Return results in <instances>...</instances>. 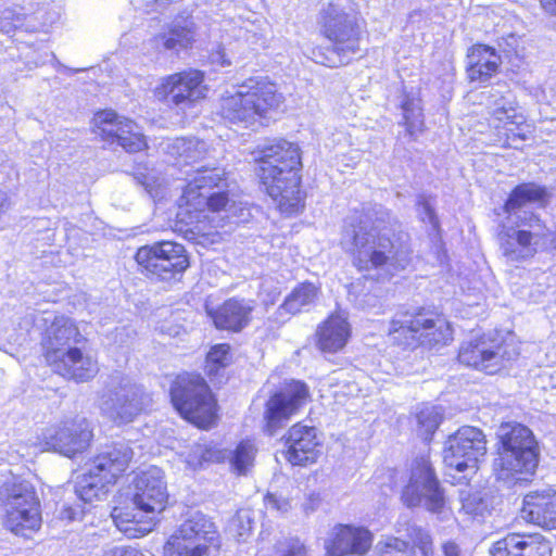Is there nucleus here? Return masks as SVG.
Returning <instances> with one entry per match:
<instances>
[{
	"mask_svg": "<svg viewBox=\"0 0 556 556\" xmlns=\"http://www.w3.org/2000/svg\"><path fill=\"white\" fill-rule=\"evenodd\" d=\"M255 154L257 176L268 195L282 213H298L303 201L300 147L287 140H277L258 147Z\"/></svg>",
	"mask_w": 556,
	"mask_h": 556,
	"instance_id": "f257e3e1",
	"label": "nucleus"
},
{
	"mask_svg": "<svg viewBox=\"0 0 556 556\" xmlns=\"http://www.w3.org/2000/svg\"><path fill=\"white\" fill-rule=\"evenodd\" d=\"M223 177V169L201 165L195 168L192 178H188L180 198L178 216L190 225L192 235L208 237L212 229L224 226L225 217L218 214L228 210V195L225 192L208 193Z\"/></svg>",
	"mask_w": 556,
	"mask_h": 556,
	"instance_id": "f03ea898",
	"label": "nucleus"
},
{
	"mask_svg": "<svg viewBox=\"0 0 556 556\" xmlns=\"http://www.w3.org/2000/svg\"><path fill=\"white\" fill-rule=\"evenodd\" d=\"M546 202V190L535 184H522L510 193L505 211L509 215H516L518 225L528 229H511L502 238L501 249L507 262L528 260L549 241V233L541 220L534 214L528 216L522 211L533 204L544 206Z\"/></svg>",
	"mask_w": 556,
	"mask_h": 556,
	"instance_id": "7ed1b4c3",
	"label": "nucleus"
},
{
	"mask_svg": "<svg viewBox=\"0 0 556 556\" xmlns=\"http://www.w3.org/2000/svg\"><path fill=\"white\" fill-rule=\"evenodd\" d=\"M168 492L164 472L152 466L140 472L134 482V507H114L111 516L116 528L129 538H139L149 533L154 518L167 504Z\"/></svg>",
	"mask_w": 556,
	"mask_h": 556,
	"instance_id": "20e7f679",
	"label": "nucleus"
},
{
	"mask_svg": "<svg viewBox=\"0 0 556 556\" xmlns=\"http://www.w3.org/2000/svg\"><path fill=\"white\" fill-rule=\"evenodd\" d=\"M343 244L359 270L376 269L382 278L404 269L409 262L410 252L406 245H396L386 235L377 232L376 228L368 229L364 222L345 230Z\"/></svg>",
	"mask_w": 556,
	"mask_h": 556,
	"instance_id": "39448f33",
	"label": "nucleus"
},
{
	"mask_svg": "<svg viewBox=\"0 0 556 556\" xmlns=\"http://www.w3.org/2000/svg\"><path fill=\"white\" fill-rule=\"evenodd\" d=\"M282 101V94L267 78H249L220 98L219 111L228 122L250 127L276 111Z\"/></svg>",
	"mask_w": 556,
	"mask_h": 556,
	"instance_id": "423d86ee",
	"label": "nucleus"
},
{
	"mask_svg": "<svg viewBox=\"0 0 556 556\" xmlns=\"http://www.w3.org/2000/svg\"><path fill=\"white\" fill-rule=\"evenodd\" d=\"M317 23L320 34L331 43V48H313L309 53L313 60L329 67L349 63L359 51L362 36L355 16L330 3L320 11Z\"/></svg>",
	"mask_w": 556,
	"mask_h": 556,
	"instance_id": "0eeeda50",
	"label": "nucleus"
},
{
	"mask_svg": "<svg viewBox=\"0 0 556 556\" xmlns=\"http://www.w3.org/2000/svg\"><path fill=\"white\" fill-rule=\"evenodd\" d=\"M501 447L494 460L500 479L516 473L532 475L538 467V443L532 431L517 422L502 424L497 432Z\"/></svg>",
	"mask_w": 556,
	"mask_h": 556,
	"instance_id": "6e6552de",
	"label": "nucleus"
},
{
	"mask_svg": "<svg viewBox=\"0 0 556 556\" xmlns=\"http://www.w3.org/2000/svg\"><path fill=\"white\" fill-rule=\"evenodd\" d=\"M222 540L215 522L207 515L190 511L167 539L164 556H219Z\"/></svg>",
	"mask_w": 556,
	"mask_h": 556,
	"instance_id": "1a4fd4ad",
	"label": "nucleus"
},
{
	"mask_svg": "<svg viewBox=\"0 0 556 556\" xmlns=\"http://www.w3.org/2000/svg\"><path fill=\"white\" fill-rule=\"evenodd\" d=\"M132 450L126 444H116L97 455L87 464L86 471L77 478L76 494L85 503L102 500L109 485L127 469Z\"/></svg>",
	"mask_w": 556,
	"mask_h": 556,
	"instance_id": "9d476101",
	"label": "nucleus"
},
{
	"mask_svg": "<svg viewBox=\"0 0 556 556\" xmlns=\"http://www.w3.org/2000/svg\"><path fill=\"white\" fill-rule=\"evenodd\" d=\"M172 403L187 420L208 428L216 417V404L204 379L199 375H179L170 389Z\"/></svg>",
	"mask_w": 556,
	"mask_h": 556,
	"instance_id": "9b49d317",
	"label": "nucleus"
},
{
	"mask_svg": "<svg viewBox=\"0 0 556 556\" xmlns=\"http://www.w3.org/2000/svg\"><path fill=\"white\" fill-rule=\"evenodd\" d=\"M151 403L149 394L128 377L113 376L100 400L103 415L115 424L131 422Z\"/></svg>",
	"mask_w": 556,
	"mask_h": 556,
	"instance_id": "f8f14e48",
	"label": "nucleus"
},
{
	"mask_svg": "<svg viewBox=\"0 0 556 556\" xmlns=\"http://www.w3.org/2000/svg\"><path fill=\"white\" fill-rule=\"evenodd\" d=\"M4 510L3 525L15 535L27 538L41 527L40 501L34 485L27 481L12 485Z\"/></svg>",
	"mask_w": 556,
	"mask_h": 556,
	"instance_id": "ddd939ff",
	"label": "nucleus"
},
{
	"mask_svg": "<svg viewBox=\"0 0 556 556\" xmlns=\"http://www.w3.org/2000/svg\"><path fill=\"white\" fill-rule=\"evenodd\" d=\"M518 355L519 352L513 343L483 336L465 342L459 350L458 359L467 366L496 374L507 368Z\"/></svg>",
	"mask_w": 556,
	"mask_h": 556,
	"instance_id": "4468645a",
	"label": "nucleus"
},
{
	"mask_svg": "<svg viewBox=\"0 0 556 556\" xmlns=\"http://www.w3.org/2000/svg\"><path fill=\"white\" fill-rule=\"evenodd\" d=\"M402 500L408 507L425 506L433 513L440 511L444 506L443 490L428 456L422 455L415 459L409 482L402 493Z\"/></svg>",
	"mask_w": 556,
	"mask_h": 556,
	"instance_id": "2eb2a0df",
	"label": "nucleus"
},
{
	"mask_svg": "<svg viewBox=\"0 0 556 556\" xmlns=\"http://www.w3.org/2000/svg\"><path fill=\"white\" fill-rule=\"evenodd\" d=\"M485 454L484 433L479 428L464 426L446 439L443 462L446 467L464 472L467 469H477L478 463Z\"/></svg>",
	"mask_w": 556,
	"mask_h": 556,
	"instance_id": "dca6fc26",
	"label": "nucleus"
},
{
	"mask_svg": "<svg viewBox=\"0 0 556 556\" xmlns=\"http://www.w3.org/2000/svg\"><path fill=\"white\" fill-rule=\"evenodd\" d=\"M389 332H410L413 339L429 348L446 345L453 339L450 323L443 316L431 312L402 314L400 318L391 321Z\"/></svg>",
	"mask_w": 556,
	"mask_h": 556,
	"instance_id": "f3484780",
	"label": "nucleus"
},
{
	"mask_svg": "<svg viewBox=\"0 0 556 556\" xmlns=\"http://www.w3.org/2000/svg\"><path fill=\"white\" fill-rule=\"evenodd\" d=\"M138 265L148 274L167 280L189 266L182 244L160 241L138 249L135 256Z\"/></svg>",
	"mask_w": 556,
	"mask_h": 556,
	"instance_id": "a211bd4d",
	"label": "nucleus"
},
{
	"mask_svg": "<svg viewBox=\"0 0 556 556\" xmlns=\"http://www.w3.org/2000/svg\"><path fill=\"white\" fill-rule=\"evenodd\" d=\"M93 132L110 146H118L135 153L147 147L138 125L112 110L100 111L92 118Z\"/></svg>",
	"mask_w": 556,
	"mask_h": 556,
	"instance_id": "6ab92c4d",
	"label": "nucleus"
},
{
	"mask_svg": "<svg viewBox=\"0 0 556 556\" xmlns=\"http://www.w3.org/2000/svg\"><path fill=\"white\" fill-rule=\"evenodd\" d=\"M157 98L179 108H190L206 97L204 74L188 70L162 78L154 90Z\"/></svg>",
	"mask_w": 556,
	"mask_h": 556,
	"instance_id": "aec40b11",
	"label": "nucleus"
},
{
	"mask_svg": "<svg viewBox=\"0 0 556 556\" xmlns=\"http://www.w3.org/2000/svg\"><path fill=\"white\" fill-rule=\"evenodd\" d=\"M307 386L298 380L287 382L266 404V431L274 435L276 431L307 401Z\"/></svg>",
	"mask_w": 556,
	"mask_h": 556,
	"instance_id": "412c9836",
	"label": "nucleus"
},
{
	"mask_svg": "<svg viewBox=\"0 0 556 556\" xmlns=\"http://www.w3.org/2000/svg\"><path fill=\"white\" fill-rule=\"evenodd\" d=\"M91 438L92 432L86 419L66 421L42 433V441L49 450L67 457L86 450Z\"/></svg>",
	"mask_w": 556,
	"mask_h": 556,
	"instance_id": "4be33fe9",
	"label": "nucleus"
},
{
	"mask_svg": "<svg viewBox=\"0 0 556 556\" xmlns=\"http://www.w3.org/2000/svg\"><path fill=\"white\" fill-rule=\"evenodd\" d=\"M372 545V534L362 527L339 525L325 542L328 556L364 555Z\"/></svg>",
	"mask_w": 556,
	"mask_h": 556,
	"instance_id": "5701e85b",
	"label": "nucleus"
},
{
	"mask_svg": "<svg viewBox=\"0 0 556 556\" xmlns=\"http://www.w3.org/2000/svg\"><path fill=\"white\" fill-rule=\"evenodd\" d=\"M75 323L65 316H56L47 328L41 344L48 364L63 355L71 344H78L83 340Z\"/></svg>",
	"mask_w": 556,
	"mask_h": 556,
	"instance_id": "b1692460",
	"label": "nucleus"
},
{
	"mask_svg": "<svg viewBox=\"0 0 556 556\" xmlns=\"http://www.w3.org/2000/svg\"><path fill=\"white\" fill-rule=\"evenodd\" d=\"M49 365L56 374L77 382L88 381L99 371L96 357L78 346L68 348L63 355Z\"/></svg>",
	"mask_w": 556,
	"mask_h": 556,
	"instance_id": "393cba45",
	"label": "nucleus"
},
{
	"mask_svg": "<svg viewBox=\"0 0 556 556\" xmlns=\"http://www.w3.org/2000/svg\"><path fill=\"white\" fill-rule=\"evenodd\" d=\"M286 457L294 466L313 464L318 455V440L314 427L294 425L288 432Z\"/></svg>",
	"mask_w": 556,
	"mask_h": 556,
	"instance_id": "a878e982",
	"label": "nucleus"
},
{
	"mask_svg": "<svg viewBox=\"0 0 556 556\" xmlns=\"http://www.w3.org/2000/svg\"><path fill=\"white\" fill-rule=\"evenodd\" d=\"M520 517L542 528H556V492H531L523 498Z\"/></svg>",
	"mask_w": 556,
	"mask_h": 556,
	"instance_id": "bb28decb",
	"label": "nucleus"
},
{
	"mask_svg": "<svg viewBox=\"0 0 556 556\" xmlns=\"http://www.w3.org/2000/svg\"><path fill=\"white\" fill-rule=\"evenodd\" d=\"M351 337V325L343 312L331 314L317 329V346L325 353L342 350Z\"/></svg>",
	"mask_w": 556,
	"mask_h": 556,
	"instance_id": "cd10ccee",
	"label": "nucleus"
},
{
	"mask_svg": "<svg viewBox=\"0 0 556 556\" xmlns=\"http://www.w3.org/2000/svg\"><path fill=\"white\" fill-rule=\"evenodd\" d=\"M501 63V56L494 48L475 45L467 54V77L470 81L485 83L497 73Z\"/></svg>",
	"mask_w": 556,
	"mask_h": 556,
	"instance_id": "c85d7f7f",
	"label": "nucleus"
},
{
	"mask_svg": "<svg viewBox=\"0 0 556 556\" xmlns=\"http://www.w3.org/2000/svg\"><path fill=\"white\" fill-rule=\"evenodd\" d=\"M254 302L244 299H229L212 315L215 326L219 329L241 331L251 320Z\"/></svg>",
	"mask_w": 556,
	"mask_h": 556,
	"instance_id": "c756f323",
	"label": "nucleus"
},
{
	"mask_svg": "<svg viewBox=\"0 0 556 556\" xmlns=\"http://www.w3.org/2000/svg\"><path fill=\"white\" fill-rule=\"evenodd\" d=\"M489 117V124L495 129H500L502 123L505 125H522L525 117L518 114L514 103L500 91H489L484 102Z\"/></svg>",
	"mask_w": 556,
	"mask_h": 556,
	"instance_id": "7c9ffc66",
	"label": "nucleus"
},
{
	"mask_svg": "<svg viewBox=\"0 0 556 556\" xmlns=\"http://www.w3.org/2000/svg\"><path fill=\"white\" fill-rule=\"evenodd\" d=\"M166 153L177 161L178 165L195 164L208 154L207 144L199 139L176 138L166 144Z\"/></svg>",
	"mask_w": 556,
	"mask_h": 556,
	"instance_id": "2f4dec72",
	"label": "nucleus"
},
{
	"mask_svg": "<svg viewBox=\"0 0 556 556\" xmlns=\"http://www.w3.org/2000/svg\"><path fill=\"white\" fill-rule=\"evenodd\" d=\"M56 13L49 14L47 17L43 16L41 11L35 13L34 16H29L25 29L29 31L43 30L51 26L56 21ZM24 20L22 14L15 13L12 9H4L0 11V30L3 33H11L15 28L24 26Z\"/></svg>",
	"mask_w": 556,
	"mask_h": 556,
	"instance_id": "473e14b6",
	"label": "nucleus"
},
{
	"mask_svg": "<svg viewBox=\"0 0 556 556\" xmlns=\"http://www.w3.org/2000/svg\"><path fill=\"white\" fill-rule=\"evenodd\" d=\"M229 23L231 26L229 30L237 40L256 45L264 38L266 22L255 13L248 12L247 15H236Z\"/></svg>",
	"mask_w": 556,
	"mask_h": 556,
	"instance_id": "72a5a7b5",
	"label": "nucleus"
},
{
	"mask_svg": "<svg viewBox=\"0 0 556 556\" xmlns=\"http://www.w3.org/2000/svg\"><path fill=\"white\" fill-rule=\"evenodd\" d=\"M318 294V288L309 282L299 285L286 298L285 302L279 307V314H298L305 307L314 303Z\"/></svg>",
	"mask_w": 556,
	"mask_h": 556,
	"instance_id": "f704fd0d",
	"label": "nucleus"
},
{
	"mask_svg": "<svg viewBox=\"0 0 556 556\" xmlns=\"http://www.w3.org/2000/svg\"><path fill=\"white\" fill-rule=\"evenodd\" d=\"M257 448L253 441H241L229 458L231 469L238 475H247L254 466Z\"/></svg>",
	"mask_w": 556,
	"mask_h": 556,
	"instance_id": "c9c22d12",
	"label": "nucleus"
},
{
	"mask_svg": "<svg viewBox=\"0 0 556 556\" xmlns=\"http://www.w3.org/2000/svg\"><path fill=\"white\" fill-rule=\"evenodd\" d=\"M406 131L414 136L424 129V114L420 99L406 96L401 104Z\"/></svg>",
	"mask_w": 556,
	"mask_h": 556,
	"instance_id": "e433bc0d",
	"label": "nucleus"
},
{
	"mask_svg": "<svg viewBox=\"0 0 556 556\" xmlns=\"http://www.w3.org/2000/svg\"><path fill=\"white\" fill-rule=\"evenodd\" d=\"M442 420V410L437 406H425L417 414L418 433L426 441L431 440Z\"/></svg>",
	"mask_w": 556,
	"mask_h": 556,
	"instance_id": "4c0bfd02",
	"label": "nucleus"
},
{
	"mask_svg": "<svg viewBox=\"0 0 556 556\" xmlns=\"http://www.w3.org/2000/svg\"><path fill=\"white\" fill-rule=\"evenodd\" d=\"M229 350L228 344H216L210 350L205 362V372L210 377H217L229 364Z\"/></svg>",
	"mask_w": 556,
	"mask_h": 556,
	"instance_id": "58836bf2",
	"label": "nucleus"
},
{
	"mask_svg": "<svg viewBox=\"0 0 556 556\" xmlns=\"http://www.w3.org/2000/svg\"><path fill=\"white\" fill-rule=\"evenodd\" d=\"M522 539L523 535L510 533L495 542L490 553L492 556H522Z\"/></svg>",
	"mask_w": 556,
	"mask_h": 556,
	"instance_id": "ea45409f",
	"label": "nucleus"
},
{
	"mask_svg": "<svg viewBox=\"0 0 556 556\" xmlns=\"http://www.w3.org/2000/svg\"><path fill=\"white\" fill-rule=\"evenodd\" d=\"M377 556H414L408 543L394 536H387L376 545Z\"/></svg>",
	"mask_w": 556,
	"mask_h": 556,
	"instance_id": "a19ab883",
	"label": "nucleus"
},
{
	"mask_svg": "<svg viewBox=\"0 0 556 556\" xmlns=\"http://www.w3.org/2000/svg\"><path fill=\"white\" fill-rule=\"evenodd\" d=\"M552 545L540 534L523 535L522 556H551Z\"/></svg>",
	"mask_w": 556,
	"mask_h": 556,
	"instance_id": "79ce46f5",
	"label": "nucleus"
},
{
	"mask_svg": "<svg viewBox=\"0 0 556 556\" xmlns=\"http://www.w3.org/2000/svg\"><path fill=\"white\" fill-rule=\"evenodd\" d=\"M135 179L144 188L151 198L159 199L164 197V179L156 176L153 170L138 173L135 175Z\"/></svg>",
	"mask_w": 556,
	"mask_h": 556,
	"instance_id": "37998d69",
	"label": "nucleus"
},
{
	"mask_svg": "<svg viewBox=\"0 0 556 556\" xmlns=\"http://www.w3.org/2000/svg\"><path fill=\"white\" fill-rule=\"evenodd\" d=\"M522 125H505V121L502 123L501 128L496 129L498 132L500 140L504 139L503 146L518 149L519 142L527 139V134L523 130Z\"/></svg>",
	"mask_w": 556,
	"mask_h": 556,
	"instance_id": "c03bdc74",
	"label": "nucleus"
},
{
	"mask_svg": "<svg viewBox=\"0 0 556 556\" xmlns=\"http://www.w3.org/2000/svg\"><path fill=\"white\" fill-rule=\"evenodd\" d=\"M192 40V34L186 27L173 28L161 38L162 45L167 50H179L188 47Z\"/></svg>",
	"mask_w": 556,
	"mask_h": 556,
	"instance_id": "a18cd8bd",
	"label": "nucleus"
},
{
	"mask_svg": "<svg viewBox=\"0 0 556 556\" xmlns=\"http://www.w3.org/2000/svg\"><path fill=\"white\" fill-rule=\"evenodd\" d=\"M408 536L416 547L420 549L424 556H430L433 553L432 539L430 534L417 526L408 528Z\"/></svg>",
	"mask_w": 556,
	"mask_h": 556,
	"instance_id": "49530a36",
	"label": "nucleus"
},
{
	"mask_svg": "<svg viewBox=\"0 0 556 556\" xmlns=\"http://www.w3.org/2000/svg\"><path fill=\"white\" fill-rule=\"evenodd\" d=\"M212 457L213 453L205 445L197 443L191 446L187 454L186 463L190 468L195 469L202 466L203 463L211 462Z\"/></svg>",
	"mask_w": 556,
	"mask_h": 556,
	"instance_id": "de8ad7c7",
	"label": "nucleus"
},
{
	"mask_svg": "<svg viewBox=\"0 0 556 556\" xmlns=\"http://www.w3.org/2000/svg\"><path fill=\"white\" fill-rule=\"evenodd\" d=\"M265 503L267 508L276 510L282 515L290 511L293 507V498L276 495L273 493H268L265 496Z\"/></svg>",
	"mask_w": 556,
	"mask_h": 556,
	"instance_id": "09e8293b",
	"label": "nucleus"
},
{
	"mask_svg": "<svg viewBox=\"0 0 556 556\" xmlns=\"http://www.w3.org/2000/svg\"><path fill=\"white\" fill-rule=\"evenodd\" d=\"M418 215L424 223H429L433 229L438 228V217L434 213L432 204L425 197H420L418 200Z\"/></svg>",
	"mask_w": 556,
	"mask_h": 556,
	"instance_id": "8fccbe9b",
	"label": "nucleus"
},
{
	"mask_svg": "<svg viewBox=\"0 0 556 556\" xmlns=\"http://www.w3.org/2000/svg\"><path fill=\"white\" fill-rule=\"evenodd\" d=\"M231 528L237 536H243L249 533L252 529L250 513L247 510L238 511L231 521Z\"/></svg>",
	"mask_w": 556,
	"mask_h": 556,
	"instance_id": "3c124183",
	"label": "nucleus"
},
{
	"mask_svg": "<svg viewBox=\"0 0 556 556\" xmlns=\"http://www.w3.org/2000/svg\"><path fill=\"white\" fill-rule=\"evenodd\" d=\"M488 504L478 495L471 494L463 500V509L470 515L482 516Z\"/></svg>",
	"mask_w": 556,
	"mask_h": 556,
	"instance_id": "603ef678",
	"label": "nucleus"
},
{
	"mask_svg": "<svg viewBox=\"0 0 556 556\" xmlns=\"http://www.w3.org/2000/svg\"><path fill=\"white\" fill-rule=\"evenodd\" d=\"M102 556H144L141 551L130 545H114L103 551Z\"/></svg>",
	"mask_w": 556,
	"mask_h": 556,
	"instance_id": "864d4df0",
	"label": "nucleus"
},
{
	"mask_svg": "<svg viewBox=\"0 0 556 556\" xmlns=\"http://www.w3.org/2000/svg\"><path fill=\"white\" fill-rule=\"evenodd\" d=\"M321 503V498L318 493H309L305 502L302 504V508L306 515L315 511Z\"/></svg>",
	"mask_w": 556,
	"mask_h": 556,
	"instance_id": "5fc2aeb1",
	"label": "nucleus"
},
{
	"mask_svg": "<svg viewBox=\"0 0 556 556\" xmlns=\"http://www.w3.org/2000/svg\"><path fill=\"white\" fill-rule=\"evenodd\" d=\"M283 556H308V554L304 544L293 542Z\"/></svg>",
	"mask_w": 556,
	"mask_h": 556,
	"instance_id": "6e6d98bb",
	"label": "nucleus"
},
{
	"mask_svg": "<svg viewBox=\"0 0 556 556\" xmlns=\"http://www.w3.org/2000/svg\"><path fill=\"white\" fill-rule=\"evenodd\" d=\"M78 515L79 511L71 506H64L60 511V518L67 521L75 520Z\"/></svg>",
	"mask_w": 556,
	"mask_h": 556,
	"instance_id": "4d7b16f0",
	"label": "nucleus"
},
{
	"mask_svg": "<svg viewBox=\"0 0 556 556\" xmlns=\"http://www.w3.org/2000/svg\"><path fill=\"white\" fill-rule=\"evenodd\" d=\"M444 556H459V547L454 542H446L442 546Z\"/></svg>",
	"mask_w": 556,
	"mask_h": 556,
	"instance_id": "13d9d810",
	"label": "nucleus"
},
{
	"mask_svg": "<svg viewBox=\"0 0 556 556\" xmlns=\"http://www.w3.org/2000/svg\"><path fill=\"white\" fill-rule=\"evenodd\" d=\"M542 9L553 15H556V0H540Z\"/></svg>",
	"mask_w": 556,
	"mask_h": 556,
	"instance_id": "bf43d9fd",
	"label": "nucleus"
},
{
	"mask_svg": "<svg viewBox=\"0 0 556 556\" xmlns=\"http://www.w3.org/2000/svg\"><path fill=\"white\" fill-rule=\"evenodd\" d=\"M345 388L348 389L346 392H344L345 394L348 395H355L358 393L359 389L357 387V384H355L354 382H350L345 386Z\"/></svg>",
	"mask_w": 556,
	"mask_h": 556,
	"instance_id": "052dcab7",
	"label": "nucleus"
},
{
	"mask_svg": "<svg viewBox=\"0 0 556 556\" xmlns=\"http://www.w3.org/2000/svg\"><path fill=\"white\" fill-rule=\"evenodd\" d=\"M218 56H219V59H220V61H219V62H220V64H222V65H230V61L226 60V59L224 58V55H218Z\"/></svg>",
	"mask_w": 556,
	"mask_h": 556,
	"instance_id": "680f3d73",
	"label": "nucleus"
},
{
	"mask_svg": "<svg viewBox=\"0 0 556 556\" xmlns=\"http://www.w3.org/2000/svg\"><path fill=\"white\" fill-rule=\"evenodd\" d=\"M549 241L552 247L556 250V235Z\"/></svg>",
	"mask_w": 556,
	"mask_h": 556,
	"instance_id": "e2e57ef3",
	"label": "nucleus"
}]
</instances>
